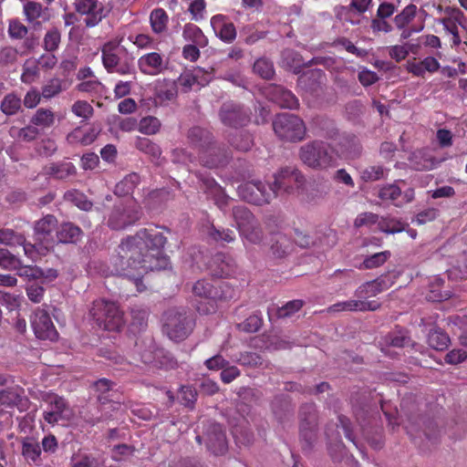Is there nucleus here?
Instances as JSON below:
<instances>
[{
  "label": "nucleus",
  "instance_id": "obj_12",
  "mask_svg": "<svg viewBox=\"0 0 467 467\" xmlns=\"http://www.w3.org/2000/svg\"><path fill=\"white\" fill-rule=\"evenodd\" d=\"M58 226V220L53 214H47L36 221L34 223V237L35 240L40 245V248H44L46 251L53 249L56 245V235L54 232H57Z\"/></svg>",
  "mask_w": 467,
  "mask_h": 467
},
{
  "label": "nucleus",
  "instance_id": "obj_15",
  "mask_svg": "<svg viewBox=\"0 0 467 467\" xmlns=\"http://www.w3.org/2000/svg\"><path fill=\"white\" fill-rule=\"evenodd\" d=\"M44 401L47 409L44 411L43 418L48 424L55 425L69 419L70 409L63 397L56 393H48Z\"/></svg>",
  "mask_w": 467,
  "mask_h": 467
},
{
  "label": "nucleus",
  "instance_id": "obj_53",
  "mask_svg": "<svg viewBox=\"0 0 467 467\" xmlns=\"http://www.w3.org/2000/svg\"><path fill=\"white\" fill-rule=\"evenodd\" d=\"M209 236L216 243H233L236 239L234 231L231 229L217 228L212 225L208 232Z\"/></svg>",
  "mask_w": 467,
  "mask_h": 467
},
{
  "label": "nucleus",
  "instance_id": "obj_30",
  "mask_svg": "<svg viewBox=\"0 0 467 467\" xmlns=\"http://www.w3.org/2000/svg\"><path fill=\"white\" fill-rule=\"evenodd\" d=\"M0 109L7 117L22 112L23 107L20 96L14 91L7 93L0 103Z\"/></svg>",
  "mask_w": 467,
  "mask_h": 467
},
{
  "label": "nucleus",
  "instance_id": "obj_62",
  "mask_svg": "<svg viewBox=\"0 0 467 467\" xmlns=\"http://www.w3.org/2000/svg\"><path fill=\"white\" fill-rule=\"evenodd\" d=\"M61 41V34L57 28L48 30L44 37V48L47 51L53 52L59 47Z\"/></svg>",
  "mask_w": 467,
  "mask_h": 467
},
{
  "label": "nucleus",
  "instance_id": "obj_6",
  "mask_svg": "<svg viewBox=\"0 0 467 467\" xmlns=\"http://www.w3.org/2000/svg\"><path fill=\"white\" fill-rule=\"evenodd\" d=\"M299 157L306 165L317 170H325L337 163L333 149L322 140H313L303 145L299 150Z\"/></svg>",
  "mask_w": 467,
  "mask_h": 467
},
{
  "label": "nucleus",
  "instance_id": "obj_64",
  "mask_svg": "<svg viewBox=\"0 0 467 467\" xmlns=\"http://www.w3.org/2000/svg\"><path fill=\"white\" fill-rule=\"evenodd\" d=\"M71 111L79 118L88 119L94 113L93 107L86 100H77L71 107Z\"/></svg>",
  "mask_w": 467,
  "mask_h": 467
},
{
  "label": "nucleus",
  "instance_id": "obj_41",
  "mask_svg": "<svg viewBox=\"0 0 467 467\" xmlns=\"http://www.w3.org/2000/svg\"><path fill=\"white\" fill-rule=\"evenodd\" d=\"M182 36L186 41L192 42L200 47H205L208 43V39L202 29L192 23H188L183 26Z\"/></svg>",
  "mask_w": 467,
  "mask_h": 467
},
{
  "label": "nucleus",
  "instance_id": "obj_63",
  "mask_svg": "<svg viewBox=\"0 0 467 467\" xmlns=\"http://www.w3.org/2000/svg\"><path fill=\"white\" fill-rule=\"evenodd\" d=\"M242 366L256 368L263 365L262 357L254 352H243L235 359Z\"/></svg>",
  "mask_w": 467,
  "mask_h": 467
},
{
  "label": "nucleus",
  "instance_id": "obj_19",
  "mask_svg": "<svg viewBox=\"0 0 467 467\" xmlns=\"http://www.w3.org/2000/svg\"><path fill=\"white\" fill-rule=\"evenodd\" d=\"M198 156L202 165L209 169L223 166L230 159L228 150L214 142L198 152Z\"/></svg>",
  "mask_w": 467,
  "mask_h": 467
},
{
  "label": "nucleus",
  "instance_id": "obj_9",
  "mask_svg": "<svg viewBox=\"0 0 467 467\" xmlns=\"http://www.w3.org/2000/svg\"><path fill=\"white\" fill-rule=\"evenodd\" d=\"M299 435L303 451H310L317 437V410L315 403H306L299 410Z\"/></svg>",
  "mask_w": 467,
  "mask_h": 467
},
{
  "label": "nucleus",
  "instance_id": "obj_20",
  "mask_svg": "<svg viewBox=\"0 0 467 467\" xmlns=\"http://www.w3.org/2000/svg\"><path fill=\"white\" fill-rule=\"evenodd\" d=\"M201 189L207 195V198L212 199L215 205L222 211H224L229 203V197L225 194L222 186L209 175L199 174Z\"/></svg>",
  "mask_w": 467,
  "mask_h": 467
},
{
  "label": "nucleus",
  "instance_id": "obj_31",
  "mask_svg": "<svg viewBox=\"0 0 467 467\" xmlns=\"http://www.w3.org/2000/svg\"><path fill=\"white\" fill-rule=\"evenodd\" d=\"M169 20V16L163 8H154L150 14V25L152 32L157 35L165 33L168 29Z\"/></svg>",
  "mask_w": 467,
  "mask_h": 467
},
{
  "label": "nucleus",
  "instance_id": "obj_36",
  "mask_svg": "<svg viewBox=\"0 0 467 467\" xmlns=\"http://www.w3.org/2000/svg\"><path fill=\"white\" fill-rule=\"evenodd\" d=\"M55 113L50 109L40 108L36 110L30 119V123L42 129H49L55 124Z\"/></svg>",
  "mask_w": 467,
  "mask_h": 467
},
{
  "label": "nucleus",
  "instance_id": "obj_46",
  "mask_svg": "<svg viewBox=\"0 0 467 467\" xmlns=\"http://www.w3.org/2000/svg\"><path fill=\"white\" fill-rule=\"evenodd\" d=\"M135 146L140 151L149 155L152 161H158L161 156V147L148 138H139Z\"/></svg>",
  "mask_w": 467,
  "mask_h": 467
},
{
  "label": "nucleus",
  "instance_id": "obj_56",
  "mask_svg": "<svg viewBox=\"0 0 467 467\" xmlns=\"http://www.w3.org/2000/svg\"><path fill=\"white\" fill-rule=\"evenodd\" d=\"M25 242V235L16 233L12 229L3 228L0 229V244L9 246L23 244Z\"/></svg>",
  "mask_w": 467,
  "mask_h": 467
},
{
  "label": "nucleus",
  "instance_id": "obj_18",
  "mask_svg": "<svg viewBox=\"0 0 467 467\" xmlns=\"http://www.w3.org/2000/svg\"><path fill=\"white\" fill-rule=\"evenodd\" d=\"M205 443L208 451L214 455H223L228 450L225 431L216 422H210L205 429Z\"/></svg>",
  "mask_w": 467,
  "mask_h": 467
},
{
  "label": "nucleus",
  "instance_id": "obj_26",
  "mask_svg": "<svg viewBox=\"0 0 467 467\" xmlns=\"http://www.w3.org/2000/svg\"><path fill=\"white\" fill-rule=\"evenodd\" d=\"M77 172L75 165L67 161L48 162L43 166L42 173L57 180H65Z\"/></svg>",
  "mask_w": 467,
  "mask_h": 467
},
{
  "label": "nucleus",
  "instance_id": "obj_33",
  "mask_svg": "<svg viewBox=\"0 0 467 467\" xmlns=\"http://www.w3.org/2000/svg\"><path fill=\"white\" fill-rule=\"evenodd\" d=\"M188 140L192 145L198 149V152L213 142L211 133L200 127H193L189 130Z\"/></svg>",
  "mask_w": 467,
  "mask_h": 467
},
{
  "label": "nucleus",
  "instance_id": "obj_51",
  "mask_svg": "<svg viewBox=\"0 0 467 467\" xmlns=\"http://www.w3.org/2000/svg\"><path fill=\"white\" fill-rule=\"evenodd\" d=\"M390 256L391 253L388 250L367 256L359 265V269H373L379 267L383 265Z\"/></svg>",
  "mask_w": 467,
  "mask_h": 467
},
{
  "label": "nucleus",
  "instance_id": "obj_11",
  "mask_svg": "<svg viewBox=\"0 0 467 467\" xmlns=\"http://www.w3.org/2000/svg\"><path fill=\"white\" fill-rule=\"evenodd\" d=\"M251 110L244 105L226 101L219 109V119L227 127L239 129L247 126L251 121Z\"/></svg>",
  "mask_w": 467,
  "mask_h": 467
},
{
  "label": "nucleus",
  "instance_id": "obj_17",
  "mask_svg": "<svg viewBox=\"0 0 467 467\" xmlns=\"http://www.w3.org/2000/svg\"><path fill=\"white\" fill-rule=\"evenodd\" d=\"M31 326L36 337L39 339L56 340L58 333L47 311L37 308L31 318Z\"/></svg>",
  "mask_w": 467,
  "mask_h": 467
},
{
  "label": "nucleus",
  "instance_id": "obj_35",
  "mask_svg": "<svg viewBox=\"0 0 467 467\" xmlns=\"http://www.w3.org/2000/svg\"><path fill=\"white\" fill-rule=\"evenodd\" d=\"M444 280L441 277H434L429 285V292L426 298L431 302H441L451 296L450 291H443Z\"/></svg>",
  "mask_w": 467,
  "mask_h": 467
},
{
  "label": "nucleus",
  "instance_id": "obj_54",
  "mask_svg": "<svg viewBox=\"0 0 467 467\" xmlns=\"http://www.w3.org/2000/svg\"><path fill=\"white\" fill-rule=\"evenodd\" d=\"M21 260L14 255L9 250L0 248V267L8 270L16 271L20 266Z\"/></svg>",
  "mask_w": 467,
  "mask_h": 467
},
{
  "label": "nucleus",
  "instance_id": "obj_32",
  "mask_svg": "<svg viewBox=\"0 0 467 467\" xmlns=\"http://www.w3.org/2000/svg\"><path fill=\"white\" fill-rule=\"evenodd\" d=\"M41 447L33 438L26 437L22 441V455L25 459L35 464L41 463Z\"/></svg>",
  "mask_w": 467,
  "mask_h": 467
},
{
  "label": "nucleus",
  "instance_id": "obj_21",
  "mask_svg": "<svg viewBox=\"0 0 467 467\" xmlns=\"http://www.w3.org/2000/svg\"><path fill=\"white\" fill-rule=\"evenodd\" d=\"M168 61L159 52L152 51L140 56L138 67L143 75L158 76L167 69Z\"/></svg>",
  "mask_w": 467,
  "mask_h": 467
},
{
  "label": "nucleus",
  "instance_id": "obj_37",
  "mask_svg": "<svg viewBox=\"0 0 467 467\" xmlns=\"http://www.w3.org/2000/svg\"><path fill=\"white\" fill-rule=\"evenodd\" d=\"M407 226H409L408 223L391 216L379 217L378 222L379 231L389 234L401 233Z\"/></svg>",
  "mask_w": 467,
  "mask_h": 467
},
{
  "label": "nucleus",
  "instance_id": "obj_29",
  "mask_svg": "<svg viewBox=\"0 0 467 467\" xmlns=\"http://www.w3.org/2000/svg\"><path fill=\"white\" fill-rule=\"evenodd\" d=\"M69 84L66 79L52 78L42 86L41 95L45 99H51L67 90Z\"/></svg>",
  "mask_w": 467,
  "mask_h": 467
},
{
  "label": "nucleus",
  "instance_id": "obj_40",
  "mask_svg": "<svg viewBox=\"0 0 467 467\" xmlns=\"http://www.w3.org/2000/svg\"><path fill=\"white\" fill-rule=\"evenodd\" d=\"M214 264H218V270L213 269V275L220 278H226L234 274L235 265L233 259L227 257L223 254H218L214 256Z\"/></svg>",
  "mask_w": 467,
  "mask_h": 467
},
{
  "label": "nucleus",
  "instance_id": "obj_57",
  "mask_svg": "<svg viewBox=\"0 0 467 467\" xmlns=\"http://www.w3.org/2000/svg\"><path fill=\"white\" fill-rule=\"evenodd\" d=\"M16 275L30 282L39 280L43 273L42 268L37 265H26L21 263L16 270Z\"/></svg>",
  "mask_w": 467,
  "mask_h": 467
},
{
  "label": "nucleus",
  "instance_id": "obj_22",
  "mask_svg": "<svg viewBox=\"0 0 467 467\" xmlns=\"http://www.w3.org/2000/svg\"><path fill=\"white\" fill-rule=\"evenodd\" d=\"M115 383L108 379H99L94 382L95 391L98 393V400L103 406L110 404L112 410H119L121 406L119 395L113 390Z\"/></svg>",
  "mask_w": 467,
  "mask_h": 467
},
{
  "label": "nucleus",
  "instance_id": "obj_25",
  "mask_svg": "<svg viewBox=\"0 0 467 467\" xmlns=\"http://www.w3.org/2000/svg\"><path fill=\"white\" fill-rule=\"evenodd\" d=\"M267 97L280 108L296 109L299 107L298 99L292 91L286 89L283 86L272 85L267 89Z\"/></svg>",
  "mask_w": 467,
  "mask_h": 467
},
{
  "label": "nucleus",
  "instance_id": "obj_4",
  "mask_svg": "<svg viewBox=\"0 0 467 467\" xmlns=\"http://www.w3.org/2000/svg\"><path fill=\"white\" fill-rule=\"evenodd\" d=\"M121 39H112L104 43L100 48L101 61L108 73L121 76L135 72L133 57L127 56V49L120 47Z\"/></svg>",
  "mask_w": 467,
  "mask_h": 467
},
{
  "label": "nucleus",
  "instance_id": "obj_3",
  "mask_svg": "<svg viewBox=\"0 0 467 467\" xmlns=\"http://www.w3.org/2000/svg\"><path fill=\"white\" fill-rule=\"evenodd\" d=\"M162 330L175 342L185 340L193 331L196 321L192 313L182 307H171L162 316Z\"/></svg>",
  "mask_w": 467,
  "mask_h": 467
},
{
  "label": "nucleus",
  "instance_id": "obj_10",
  "mask_svg": "<svg viewBox=\"0 0 467 467\" xmlns=\"http://www.w3.org/2000/svg\"><path fill=\"white\" fill-rule=\"evenodd\" d=\"M237 192L244 201L255 205L268 204L276 198L275 187L261 181L242 183L238 186Z\"/></svg>",
  "mask_w": 467,
  "mask_h": 467
},
{
  "label": "nucleus",
  "instance_id": "obj_52",
  "mask_svg": "<svg viewBox=\"0 0 467 467\" xmlns=\"http://www.w3.org/2000/svg\"><path fill=\"white\" fill-rule=\"evenodd\" d=\"M254 72L264 79H271L275 75L273 62L266 57L255 60L253 66Z\"/></svg>",
  "mask_w": 467,
  "mask_h": 467
},
{
  "label": "nucleus",
  "instance_id": "obj_23",
  "mask_svg": "<svg viewBox=\"0 0 467 467\" xmlns=\"http://www.w3.org/2000/svg\"><path fill=\"white\" fill-rule=\"evenodd\" d=\"M381 304L376 300L367 301L361 299H350L347 301L337 302L331 305L327 308V313H338V312H368L376 311L379 309Z\"/></svg>",
  "mask_w": 467,
  "mask_h": 467
},
{
  "label": "nucleus",
  "instance_id": "obj_24",
  "mask_svg": "<svg viewBox=\"0 0 467 467\" xmlns=\"http://www.w3.org/2000/svg\"><path fill=\"white\" fill-rule=\"evenodd\" d=\"M211 26L216 36L223 42L231 44L235 40L237 36L236 28L227 16L218 14L212 16Z\"/></svg>",
  "mask_w": 467,
  "mask_h": 467
},
{
  "label": "nucleus",
  "instance_id": "obj_14",
  "mask_svg": "<svg viewBox=\"0 0 467 467\" xmlns=\"http://www.w3.org/2000/svg\"><path fill=\"white\" fill-rule=\"evenodd\" d=\"M274 182L272 186L275 187V196L277 197L280 192L292 193L296 189L300 188L305 182L304 175L296 168L285 167L280 169L274 175Z\"/></svg>",
  "mask_w": 467,
  "mask_h": 467
},
{
  "label": "nucleus",
  "instance_id": "obj_45",
  "mask_svg": "<svg viewBox=\"0 0 467 467\" xmlns=\"http://www.w3.org/2000/svg\"><path fill=\"white\" fill-rule=\"evenodd\" d=\"M233 217L239 231L257 221L254 215L244 205H237L233 208Z\"/></svg>",
  "mask_w": 467,
  "mask_h": 467
},
{
  "label": "nucleus",
  "instance_id": "obj_7",
  "mask_svg": "<svg viewBox=\"0 0 467 467\" xmlns=\"http://www.w3.org/2000/svg\"><path fill=\"white\" fill-rule=\"evenodd\" d=\"M142 214L140 206L134 199L119 201L111 209L107 224L112 230H124L139 222Z\"/></svg>",
  "mask_w": 467,
  "mask_h": 467
},
{
  "label": "nucleus",
  "instance_id": "obj_48",
  "mask_svg": "<svg viewBox=\"0 0 467 467\" xmlns=\"http://www.w3.org/2000/svg\"><path fill=\"white\" fill-rule=\"evenodd\" d=\"M64 200L73 203L83 211H90L93 206V203L87 198V196L78 190H69L66 192L64 194Z\"/></svg>",
  "mask_w": 467,
  "mask_h": 467
},
{
  "label": "nucleus",
  "instance_id": "obj_47",
  "mask_svg": "<svg viewBox=\"0 0 467 467\" xmlns=\"http://www.w3.org/2000/svg\"><path fill=\"white\" fill-rule=\"evenodd\" d=\"M417 6L413 4L408 5L402 11L394 16V24L398 29L409 26L417 15Z\"/></svg>",
  "mask_w": 467,
  "mask_h": 467
},
{
  "label": "nucleus",
  "instance_id": "obj_44",
  "mask_svg": "<svg viewBox=\"0 0 467 467\" xmlns=\"http://www.w3.org/2000/svg\"><path fill=\"white\" fill-rule=\"evenodd\" d=\"M325 78L326 75L322 69H310L299 77V83L308 87L311 90H316Z\"/></svg>",
  "mask_w": 467,
  "mask_h": 467
},
{
  "label": "nucleus",
  "instance_id": "obj_55",
  "mask_svg": "<svg viewBox=\"0 0 467 467\" xmlns=\"http://www.w3.org/2000/svg\"><path fill=\"white\" fill-rule=\"evenodd\" d=\"M401 197V189L395 183L386 184L379 191V198L382 201H390L396 205Z\"/></svg>",
  "mask_w": 467,
  "mask_h": 467
},
{
  "label": "nucleus",
  "instance_id": "obj_8",
  "mask_svg": "<svg viewBox=\"0 0 467 467\" xmlns=\"http://www.w3.org/2000/svg\"><path fill=\"white\" fill-rule=\"evenodd\" d=\"M273 129L280 140L289 142L303 140L306 132L303 119L289 113L276 115L273 120Z\"/></svg>",
  "mask_w": 467,
  "mask_h": 467
},
{
  "label": "nucleus",
  "instance_id": "obj_59",
  "mask_svg": "<svg viewBox=\"0 0 467 467\" xmlns=\"http://www.w3.org/2000/svg\"><path fill=\"white\" fill-rule=\"evenodd\" d=\"M410 341V338L408 336V331L404 329H397L389 333L386 337V342L395 348H402L409 344Z\"/></svg>",
  "mask_w": 467,
  "mask_h": 467
},
{
  "label": "nucleus",
  "instance_id": "obj_61",
  "mask_svg": "<svg viewBox=\"0 0 467 467\" xmlns=\"http://www.w3.org/2000/svg\"><path fill=\"white\" fill-rule=\"evenodd\" d=\"M39 75V67L36 61L27 60L23 66L21 81L25 84L33 83Z\"/></svg>",
  "mask_w": 467,
  "mask_h": 467
},
{
  "label": "nucleus",
  "instance_id": "obj_50",
  "mask_svg": "<svg viewBox=\"0 0 467 467\" xmlns=\"http://www.w3.org/2000/svg\"><path fill=\"white\" fill-rule=\"evenodd\" d=\"M230 144L238 150L248 151L254 146V137L247 131H240L229 139Z\"/></svg>",
  "mask_w": 467,
  "mask_h": 467
},
{
  "label": "nucleus",
  "instance_id": "obj_34",
  "mask_svg": "<svg viewBox=\"0 0 467 467\" xmlns=\"http://www.w3.org/2000/svg\"><path fill=\"white\" fill-rule=\"evenodd\" d=\"M96 137L97 135L93 130H85L78 127L67 134V141L70 145L87 146L91 144L96 140Z\"/></svg>",
  "mask_w": 467,
  "mask_h": 467
},
{
  "label": "nucleus",
  "instance_id": "obj_5",
  "mask_svg": "<svg viewBox=\"0 0 467 467\" xmlns=\"http://www.w3.org/2000/svg\"><path fill=\"white\" fill-rule=\"evenodd\" d=\"M89 314L99 327L108 331H119L125 323L118 304L104 298L93 301Z\"/></svg>",
  "mask_w": 467,
  "mask_h": 467
},
{
  "label": "nucleus",
  "instance_id": "obj_38",
  "mask_svg": "<svg viewBox=\"0 0 467 467\" xmlns=\"http://www.w3.org/2000/svg\"><path fill=\"white\" fill-rule=\"evenodd\" d=\"M177 96V89L174 85L162 83L156 87L154 94L155 105L163 106L168 104Z\"/></svg>",
  "mask_w": 467,
  "mask_h": 467
},
{
  "label": "nucleus",
  "instance_id": "obj_2",
  "mask_svg": "<svg viewBox=\"0 0 467 467\" xmlns=\"http://www.w3.org/2000/svg\"><path fill=\"white\" fill-rule=\"evenodd\" d=\"M195 300L194 307L200 315L214 314L219 303L232 300L236 289L230 283L222 280L200 279L192 286Z\"/></svg>",
  "mask_w": 467,
  "mask_h": 467
},
{
  "label": "nucleus",
  "instance_id": "obj_60",
  "mask_svg": "<svg viewBox=\"0 0 467 467\" xmlns=\"http://www.w3.org/2000/svg\"><path fill=\"white\" fill-rule=\"evenodd\" d=\"M385 177V169L381 165L368 166L360 171V178L365 182H375Z\"/></svg>",
  "mask_w": 467,
  "mask_h": 467
},
{
  "label": "nucleus",
  "instance_id": "obj_1",
  "mask_svg": "<svg viewBox=\"0 0 467 467\" xmlns=\"http://www.w3.org/2000/svg\"><path fill=\"white\" fill-rule=\"evenodd\" d=\"M167 237L158 226L141 228L123 238L111 257L112 272L133 282L137 292L146 290L142 278L149 271L166 269L170 259L163 254Z\"/></svg>",
  "mask_w": 467,
  "mask_h": 467
},
{
  "label": "nucleus",
  "instance_id": "obj_49",
  "mask_svg": "<svg viewBox=\"0 0 467 467\" xmlns=\"http://www.w3.org/2000/svg\"><path fill=\"white\" fill-rule=\"evenodd\" d=\"M239 233L243 238L254 244H261L264 238V233L258 221L241 229Z\"/></svg>",
  "mask_w": 467,
  "mask_h": 467
},
{
  "label": "nucleus",
  "instance_id": "obj_43",
  "mask_svg": "<svg viewBox=\"0 0 467 467\" xmlns=\"http://www.w3.org/2000/svg\"><path fill=\"white\" fill-rule=\"evenodd\" d=\"M339 144L343 151L351 156L352 158H357L360 156L362 151V146L356 135H344L340 139Z\"/></svg>",
  "mask_w": 467,
  "mask_h": 467
},
{
  "label": "nucleus",
  "instance_id": "obj_16",
  "mask_svg": "<svg viewBox=\"0 0 467 467\" xmlns=\"http://www.w3.org/2000/svg\"><path fill=\"white\" fill-rule=\"evenodd\" d=\"M398 275L394 273L381 275L378 278L359 285L355 291V296L364 299L376 296L390 288L395 284Z\"/></svg>",
  "mask_w": 467,
  "mask_h": 467
},
{
  "label": "nucleus",
  "instance_id": "obj_28",
  "mask_svg": "<svg viewBox=\"0 0 467 467\" xmlns=\"http://www.w3.org/2000/svg\"><path fill=\"white\" fill-rule=\"evenodd\" d=\"M26 403L27 400L24 397V389L19 386L6 388L0 390V404L7 408L17 407L22 410L20 406Z\"/></svg>",
  "mask_w": 467,
  "mask_h": 467
},
{
  "label": "nucleus",
  "instance_id": "obj_58",
  "mask_svg": "<svg viewBox=\"0 0 467 467\" xmlns=\"http://www.w3.org/2000/svg\"><path fill=\"white\" fill-rule=\"evenodd\" d=\"M161 126V124L158 118L148 116L140 119L139 123V130L146 135H153L159 132Z\"/></svg>",
  "mask_w": 467,
  "mask_h": 467
},
{
  "label": "nucleus",
  "instance_id": "obj_13",
  "mask_svg": "<svg viewBox=\"0 0 467 467\" xmlns=\"http://www.w3.org/2000/svg\"><path fill=\"white\" fill-rule=\"evenodd\" d=\"M75 9L84 16L83 23L88 28L97 26L108 16V10L99 0H76Z\"/></svg>",
  "mask_w": 467,
  "mask_h": 467
},
{
  "label": "nucleus",
  "instance_id": "obj_27",
  "mask_svg": "<svg viewBox=\"0 0 467 467\" xmlns=\"http://www.w3.org/2000/svg\"><path fill=\"white\" fill-rule=\"evenodd\" d=\"M83 234L80 227L71 222H63L58 224L56 232V244H77Z\"/></svg>",
  "mask_w": 467,
  "mask_h": 467
},
{
  "label": "nucleus",
  "instance_id": "obj_42",
  "mask_svg": "<svg viewBox=\"0 0 467 467\" xmlns=\"http://www.w3.org/2000/svg\"><path fill=\"white\" fill-rule=\"evenodd\" d=\"M140 175L136 172L128 174L118 182L115 186V194L119 196H126L131 193L137 185L140 183Z\"/></svg>",
  "mask_w": 467,
  "mask_h": 467
},
{
  "label": "nucleus",
  "instance_id": "obj_39",
  "mask_svg": "<svg viewBox=\"0 0 467 467\" xmlns=\"http://www.w3.org/2000/svg\"><path fill=\"white\" fill-rule=\"evenodd\" d=\"M427 342L431 348L442 351L448 348L450 337L441 328L435 327L430 330Z\"/></svg>",
  "mask_w": 467,
  "mask_h": 467
}]
</instances>
